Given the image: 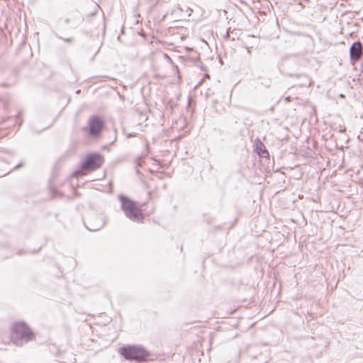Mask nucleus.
I'll return each instance as SVG.
<instances>
[{
	"mask_svg": "<svg viewBox=\"0 0 363 363\" xmlns=\"http://www.w3.org/2000/svg\"><path fill=\"white\" fill-rule=\"evenodd\" d=\"M11 341L17 346H21L34 338V334L23 322L15 323L11 327Z\"/></svg>",
	"mask_w": 363,
	"mask_h": 363,
	"instance_id": "obj_1",
	"label": "nucleus"
},
{
	"mask_svg": "<svg viewBox=\"0 0 363 363\" xmlns=\"http://www.w3.org/2000/svg\"><path fill=\"white\" fill-rule=\"evenodd\" d=\"M121 201V209L125 216L134 222H141L143 215L137 203L129 198L121 195L118 196Z\"/></svg>",
	"mask_w": 363,
	"mask_h": 363,
	"instance_id": "obj_2",
	"label": "nucleus"
},
{
	"mask_svg": "<svg viewBox=\"0 0 363 363\" xmlns=\"http://www.w3.org/2000/svg\"><path fill=\"white\" fill-rule=\"evenodd\" d=\"M121 354L128 360L140 362L146 361L150 353L144 347L139 345L127 346L121 348Z\"/></svg>",
	"mask_w": 363,
	"mask_h": 363,
	"instance_id": "obj_3",
	"label": "nucleus"
},
{
	"mask_svg": "<svg viewBox=\"0 0 363 363\" xmlns=\"http://www.w3.org/2000/svg\"><path fill=\"white\" fill-rule=\"evenodd\" d=\"M104 162L103 157L99 154L87 155L82 163V167L85 169L93 170L101 167Z\"/></svg>",
	"mask_w": 363,
	"mask_h": 363,
	"instance_id": "obj_4",
	"label": "nucleus"
},
{
	"mask_svg": "<svg viewBox=\"0 0 363 363\" xmlns=\"http://www.w3.org/2000/svg\"><path fill=\"white\" fill-rule=\"evenodd\" d=\"M104 123V121L99 117L93 116L89 118V133L93 137H98L103 128Z\"/></svg>",
	"mask_w": 363,
	"mask_h": 363,
	"instance_id": "obj_5",
	"label": "nucleus"
},
{
	"mask_svg": "<svg viewBox=\"0 0 363 363\" xmlns=\"http://www.w3.org/2000/svg\"><path fill=\"white\" fill-rule=\"evenodd\" d=\"M106 224V218L103 215L93 216L89 217L86 226L91 231H96L103 228Z\"/></svg>",
	"mask_w": 363,
	"mask_h": 363,
	"instance_id": "obj_6",
	"label": "nucleus"
},
{
	"mask_svg": "<svg viewBox=\"0 0 363 363\" xmlns=\"http://www.w3.org/2000/svg\"><path fill=\"white\" fill-rule=\"evenodd\" d=\"M362 46L361 43H354L350 50L351 59L358 60L362 56Z\"/></svg>",
	"mask_w": 363,
	"mask_h": 363,
	"instance_id": "obj_7",
	"label": "nucleus"
},
{
	"mask_svg": "<svg viewBox=\"0 0 363 363\" xmlns=\"http://www.w3.org/2000/svg\"><path fill=\"white\" fill-rule=\"evenodd\" d=\"M257 153L262 157H269V155L264 145L259 140H256L254 144Z\"/></svg>",
	"mask_w": 363,
	"mask_h": 363,
	"instance_id": "obj_8",
	"label": "nucleus"
},
{
	"mask_svg": "<svg viewBox=\"0 0 363 363\" xmlns=\"http://www.w3.org/2000/svg\"><path fill=\"white\" fill-rule=\"evenodd\" d=\"M187 11H188V12H189V16H191V13H192V11H192V9H191L188 8V9H187Z\"/></svg>",
	"mask_w": 363,
	"mask_h": 363,
	"instance_id": "obj_9",
	"label": "nucleus"
},
{
	"mask_svg": "<svg viewBox=\"0 0 363 363\" xmlns=\"http://www.w3.org/2000/svg\"><path fill=\"white\" fill-rule=\"evenodd\" d=\"M135 135L134 134H132V133H130L127 135V138H130L132 136H134Z\"/></svg>",
	"mask_w": 363,
	"mask_h": 363,
	"instance_id": "obj_10",
	"label": "nucleus"
},
{
	"mask_svg": "<svg viewBox=\"0 0 363 363\" xmlns=\"http://www.w3.org/2000/svg\"><path fill=\"white\" fill-rule=\"evenodd\" d=\"M286 101H290V98L289 97H286Z\"/></svg>",
	"mask_w": 363,
	"mask_h": 363,
	"instance_id": "obj_11",
	"label": "nucleus"
}]
</instances>
